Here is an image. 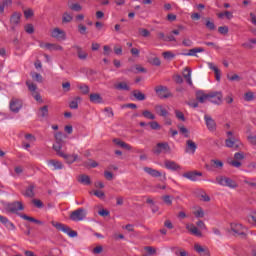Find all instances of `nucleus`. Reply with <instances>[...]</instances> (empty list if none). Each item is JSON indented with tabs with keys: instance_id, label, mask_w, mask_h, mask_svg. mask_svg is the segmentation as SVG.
Listing matches in <instances>:
<instances>
[{
	"instance_id": "1",
	"label": "nucleus",
	"mask_w": 256,
	"mask_h": 256,
	"mask_svg": "<svg viewBox=\"0 0 256 256\" xmlns=\"http://www.w3.org/2000/svg\"><path fill=\"white\" fill-rule=\"evenodd\" d=\"M196 99L199 103H205V101H210L214 105H221L223 103V93L221 92H209L205 93L203 90L196 92Z\"/></svg>"
},
{
	"instance_id": "2",
	"label": "nucleus",
	"mask_w": 256,
	"mask_h": 256,
	"mask_svg": "<svg viewBox=\"0 0 256 256\" xmlns=\"http://www.w3.org/2000/svg\"><path fill=\"white\" fill-rule=\"evenodd\" d=\"M227 139L225 140V146L228 147L229 149H239L243 143H241V140L233 136V133L231 131L226 132Z\"/></svg>"
},
{
	"instance_id": "3",
	"label": "nucleus",
	"mask_w": 256,
	"mask_h": 256,
	"mask_svg": "<svg viewBox=\"0 0 256 256\" xmlns=\"http://www.w3.org/2000/svg\"><path fill=\"white\" fill-rule=\"evenodd\" d=\"M6 213H14L15 215H21L19 211H23L25 209V206H23V203L20 201H15L12 203H8L4 207Z\"/></svg>"
},
{
	"instance_id": "4",
	"label": "nucleus",
	"mask_w": 256,
	"mask_h": 256,
	"mask_svg": "<svg viewBox=\"0 0 256 256\" xmlns=\"http://www.w3.org/2000/svg\"><path fill=\"white\" fill-rule=\"evenodd\" d=\"M216 183L221 187H229V189H237L238 187L237 182L227 176H217Z\"/></svg>"
},
{
	"instance_id": "5",
	"label": "nucleus",
	"mask_w": 256,
	"mask_h": 256,
	"mask_svg": "<svg viewBox=\"0 0 256 256\" xmlns=\"http://www.w3.org/2000/svg\"><path fill=\"white\" fill-rule=\"evenodd\" d=\"M51 225L57 229V231H62V233H66L70 237H77V231L71 230V228L63 223L52 221Z\"/></svg>"
},
{
	"instance_id": "6",
	"label": "nucleus",
	"mask_w": 256,
	"mask_h": 256,
	"mask_svg": "<svg viewBox=\"0 0 256 256\" xmlns=\"http://www.w3.org/2000/svg\"><path fill=\"white\" fill-rule=\"evenodd\" d=\"M87 218V210L85 208H78L70 213L71 221H75L76 223L79 221H85Z\"/></svg>"
},
{
	"instance_id": "7",
	"label": "nucleus",
	"mask_w": 256,
	"mask_h": 256,
	"mask_svg": "<svg viewBox=\"0 0 256 256\" xmlns=\"http://www.w3.org/2000/svg\"><path fill=\"white\" fill-rule=\"evenodd\" d=\"M54 137L56 142L53 144V149L56 154L61 157V154H65V152L61 151L63 149V133L57 132Z\"/></svg>"
},
{
	"instance_id": "8",
	"label": "nucleus",
	"mask_w": 256,
	"mask_h": 256,
	"mask_svg": "<svg viewBox=\"0 0 256 256\" xmlns=\"http://www.w3.org/2000/svg\"><path fill=\"white\" fill-rule=\"evenodd\" d=\"M155 91L157 96L160 99H169V97H173V93L169 91V88H167V86H163V85L156 86Z\"/></svg>"
},
{
	"instance_id": "9",
	"label": "nucleus",
	"mask_w": 256,
	"mask_h": 256,
	"mask_svg": "<svg viewBox=\"0 0 256 256\" xmlns=\"http://www.w3.org/2000/svg\"><path fill=\"white\" fill-rule=\"evenodd\" d=\"M26 85L28 87V90L30 91L32 97H34L35 101H38L39 103H43V98H41V94L37 92V84L26 81Z\"/></svg>"
},
{
	"instance_id": "10",
	"label": "nucleus",
	"mask_w": 256,
	"mask_h": 256,
	"mask_svg": "<svg viewBox=\"0 0 256 256\" xmlns=\"http://www.w3.org/2000/svg\"><path fill=\"white\" fill-rule=\"evenodd\" d=\"M153 153L155 155H161V153H171V146H169V143L167 142L157 143Z\"/></svg>"
},
{
	"instance_id": "11",
	"label": "nucleus",
	"mask_w": 256,
	"mask_h": 256,
	"mask_svg": "<svg viewBox=\"0 0 256 256\" xmlns=\"http://www.w3.org/2000/svg\"><path fill=\"white\" fill-rule=\"evenodd\" d=\"M231 231L235 235H238V237H241L242 239H245V237H247V233H245L246 228L243 227L242 224L232 223L231 224Z\"/></svg>"
},
{
	"instance_id": "12",
	"label": "nucleus",
	"mask_w": 256,
	"mask_h": 256,
	"mask_svg": "<svg viewBox=\"0 0 256 256\" xmlns=\"http://www.w3.org/2000/svg\"><path fill=\"white\" fill-rule=\"evenodd\" d=\"M9 107L12 113H19L23 107V101L21 99L12 98Z\"/></svg>"
},
{
	"instance_id": "13",
	"label": "nucleus",
	"mask_w": 256,
	"mask_h": 256,
	"mask_svg": "<svg viewBox=\"0 0 256 256\" xmlns=\"http://www.w3.org/2000/svg\"><path fill=\"white\" fill-rule=\"evenodd\" d=\"M51 37L57 41H65L67 39V33H65V31L61 30L60 28H54L51 31Z\"/></svg>"
},
{
	"instance_id": "14",
	"label": "nucleus",
	"mask_w": 256,
	"mask_h": 256,
	"mask_svg": "<svg viewBox=\"0 0 256 256\" xmlns=\"http://www.w3.org/2000/svg\"><path fill=\"white\" fill-rule=\"evenodd\" d=\"M197 151V144L189 139L186 141V146H185V153L188 155H195V152Z\"/></svg>"
},
{
	"instance_id": "15",
	"label": "nucleus",
	"mask_w": 256,
	"mask_h": 256,
	"mask_svg": "<svg viewBox=\"0 0 256 256\" xmlns=\"http://www.w3.org/2000/svg\"><path fill=\"white\" fill-rule=\"evenodd\" d=\"M204 121L206 123V127L208 130L210 131H217V123L215 122V120L213 119V117L209 116V115H205L204 116Z\"/></svg>"
},
{
	"instance_id": "16",
	"label": "nucleus",
	"mask_w": 256,
	"mask_h": 256,
	"mask_svg": "<svg viewBox=\"0 0 256 256\" xmlns=\"http://www.w3.org/2000/svg\"><path fill=\"white\" fill-rule=\"evenodd\" d=\"M183 177H185V179H189V181H199V177H203V173L202 172H197V171H190V172H186L183 174Z\"/></svg>"
},
{
	"instance_id": "17",
	"label": "nucleus",
	"mask_w": 256,
	"mask_h": 256,
	"mask_svg": "<svg viewBox=\"0 0 256 256\" xmlns=\"http://www.w3.org/2000/svg\"><path fill=\"white\" fill-rule=\"evenodd\" d=\"M21 23V13L14 12L10 17V25H12V31H15V27Z\"/></svg>"
},
{
	"instance_id": "18",
	"label": "nucleus",
	"mask_w": 256,
	"mask_h": 256,
	"mask_svg": "<svg viewBox=\"0 0 256 256\" xmlns=\"http://www.w3.org/2000/svg\"><path fill=\"white\" fill-rule=\"evenodd\" d=\"M0 223H2V225L5 226L8 231H15V229H17V227H15V224H13V222H11L9 218L3 215H0Z\"/></svg>"
},
{
	"instance_id": "19",
	"label": "nucleus",
	"mask_w": 256,
	"mask_h": 256,
	"mask_svg": "<svg viewBox=\"0 0 256 256\" xmlns=\"http://www.w3.org/2000/svg\"><path fill=\"white\" fill-rule=\"evenodd\" d=\"M62 159H65L66 163H68V165H73V163H75V161H79V155L77 154H61Z\"/></svg>"
},
{
	"instance_id": "20",
	"label": "nucleus",
	"mask_w": 256,
	"mask_h": 256,
	"mask_svg": "<svg viewBox=\"0 0 256 256\" xmlns=\"http://www.w3.org/2000/svg\"><path fill=\"white\" fill-rule=\"evenodd\" d=\"M164 167H166L169 171H179L181 169L179 164L171 160H166L164 162Z\"/></svg>"
},
{
	"instance_id": "21",
	"label": "nucleus",
	"mask_w": 256,
	"mask_h": 256,
	"mask_svg": "<svg viewBox=\"0 0 256 256\" xmlns=\"http://www.w3.org/2000/svg\"><path fill=\"white\" fill-rule=\"evenodd\" d=\"M186 229L192 234L195 235V237H203V233L199 231V228L193 224H187Z\"/></svg>"
},
{
	"instance_id": "22",
	"label": "nucleus",
	"mask_w": 256,
	"mask_h": 256,
	"mask_svg": "<svg viewBox=\"0 0 256 256\" xmlns=\"http://www.w3.org/2000/svg\"><path fill=\"white\" fill-rule=\"evenodd\" d=\"M73 49H76L78 59H80V61H85V59H87V57H89V54L87 52H85L83 50V48H81V46L74 45Z\"/></svg>"
},
{
	"instance_id": "23",
	"label": "nucleus",
	"mask_w": 256,
	"mask_h": 256,
	"mask_svg": "<svg viewBox=\"0 0 256 256\" xmlns=\"http://www.w3.org/2000/svg\"><path fill=\"white\" fill-rule=\"evenodd\" d=\"M205 52V49L198 47L190 49L188 53H181L184 57H197V53H203Z\"/></svg>"
},
{
	"instance_id": "24",
	"label": "nucleus",
	"mask_w": 256,
	"mask_h": 256,
	"mask_svg": "<svg viewBox=\"0 0 256 256\" xmlns=\"http://www.w3.org/2000/svg\"><path fill=\"white\" fill-rule=\"evenodd\" d=\"M48 165L49 167H53L54 171H59L61 169H63L64 165L63 162L59 161V160H48Z\"/></svg>"
},
{
	"instance_id": "25",
	"label": "nucleus",
	"mask_w": 256,
	"mask_h": 256,
	"mask_svg": "<svg viewBox=\"0 0 256 256\" xmlns=\"http://www.w3.org/2000/svg\"><path fill=\"white\" fill-rule=\"evenodd\" d=\"M194 251H196V253H199L201 256H209V249L199 245V244H195L194 245Z\"/></svg>"
},
{
	"instance_id": "26",
	"label": "nucleus",
	"mask_w": 256,
	"mask_h": 256,
	"mask_svg": "<svg viewBox=\"0 0 256 256\" xmlns=\"http://www.w3.org/2000/svg\"><path fill=\"white\" fill-rule=\"evenodd\" d=\"M144 171L151 177H162L163 176V174L159 170H155L151 167H144Z\"/></svg>"
},
{
	"instance_id": "27",
	"label": "nucleus",
	"mask_w": 256,
	"mask_h": 256,
	"mask_svg": "<svg viewBox=\"0 0 256 256\" xmlns=\"http://www.w3.org/2000/svg\"><path fill=\"white\" fill-rule=\"evenodd\" d=\"M154 109L160 117H167V115H169V111H167L163 105H156Z\"/></svg>"
},
{
	"instance_id": "28",
	"label": "nucleus",
	"mask_w": 256,
	"mask_h": 256,
	"mask_svg": "<svg viewBox=\"0 0 256 256\" xmlns=\"http://www.w3.org/2000/svg\"><path fill=\"white\" fill-rule=\"evenodd\" d=\"M78 183H81L82 185H90L91 184V177L86 174L79 175L77 178Z\"/></svg>"
},
{
	"instance_id": "29",
	"label": "nucleus",
	"mask_w": 256,
	"mask_h": 256,
	"mask_svg": "<svg viewBox=\"0 0 256 256\" xmlns=\"http://www.w3.org/2000/svg\"><path fill=\"white\" fill-rule=\"evenodd\" d=\"M208 67H209V69L214 71L216 81H221V70H219V68H217V66H215V64H213L212 62L208 63Z\"/></svg>"
},
{
	"instance_id": "30",
	"label": "nucleus",
	"mask_w": 256,
	"mask_h": 256,
	"mask_svg": "<svg viewBox=\"0 0 256 256\" xmlns=\"http://www.w3.org/2000/svg\"><path fill=\"white\" fill-rule=\"evenodd\" d=\"M19 217L21 219H24V221H30L31 223H36L37 225H43L42 221L35 219L31 216H27L26 214H19Z\"/></svg>"
},
{
	"instance_id": "31",
	"label": "nucleus",
	"mask_w": 256,
	"mask_h": 256,
	"mask_svg": "<svg viewBox=\"0 0 256 256\" xmlns=\"http://www.w3.org/2000/svg\"><path fill=\"white\" fill-rule=\"evenodd\" d=\"M90 102L96 104L103 103V97L99 93H92L90 94Z\"/></svg>"
},
{
	"instance_id": "32",
	"label": "nucleus",
	"mask_w": 256,
	"mask_h": 256,
	"mask_svg": "<svg viewBox=\"0 0 256 256\" xmlns=\"http://www.w3.org/2000/svg\"><path fill=\"white\" fill-rule=\"evenodd\" d=\"M24 197H29L30 199H33L35 197V185L31 184L27 187Z\"/></svg>"
},
{
	"instance_id": "33",
	"label": "nucleus",
	"mask_w": 256,
	"mask_h": 256,
	"mask_svg": "<svg viewBox=\"0 0 256 256\" xmlns=\"http://www.w3.org/2000/svg\"><path fill=\"white\" fill-rule=\"evenodd\" d=\"M132 95L135 97L136 101H145L147 99V96L139 90H134Z\"/></svg>"
},
{
	"instance_id": "34",
	"label": "nucleus",
	"mask_w": 256,
	"mask_h": 256,
	"mask_svg": "<svg viewBox=\"0 0 256 256\" xmlns=\"http://www.w3.org/2000/svg\"><path fill=\"white\" fill-rule=\"evenodd\" d=\"M113 143H115L119 147H122V149H126V151H131L132 149L131 145L125 143L124 141H121L120 139H114Z\"/></svg>"
},
{
	"instance_id": "35",
	"label": "nucleus",
	"mask_w": 256,
	"mask_h": 256,
	"mask_svg": "<svg viewBox=\"0 0 256 256\" xmlns=\"http://www.w3.org/2000/svg\"><path fill=\"white\" fill-rule=\"evenodd\" d=\"M45 49L48 51H63V46L57 44L46 43Z\"/></svg>"
},
{
	"instance_id": "36",
	"label": "nucleus",
	"mask_w": 256,
	"mask_h": 256,
	"mask_svg": "<svg viewBox=\"0 0 256 256\" xmlns=\"http://www.w3.org/2000/svg\"><path fill=\"white\" fill-rule=\"evenodd\" d=\"M184 79H186V82L188 85H193V80H191V69L190 68H185L184 73H183Z\"/></svg>"
},
{
	"instance_id": "37",
	"label": "nucleus",
	"mask_w": 256,
	"mask_h": 256,
	"mask_svg": "<svg viewBox=\"0 0 256 256\" xmlns=\"http://www.w3.org/2000/svg\"><path fill=\"white\" fill-rule=\"evenodd\" d=\"M115 89H117L118 91H130V87L129 85H127V82H120L118 84H116Z\"/></svg>"
},
{
	"instance_id": "38",
	"label": "nucleus",
	"mask_w": 256,
	"mask_h": 256,
	"mask_svg": "<svg viewBox=\"0 0 256 256\" xmlns=\"http://www.w3.org/2000/svg\"><path fill=\"white\" fill-rule=\"evenodd\" d=\"M39 111H40L39 116L42 117L43 119L49 117V106L45 105L43 107H40Z\"/></svg>"
},
{
	"instance_id": "39",
	"label": "nucleus",
	"mask_w": 256,
	"mask_h": 256,
	"mask_svg": "<svg viewBox=\"0 0 256 256\" xmlns=\"http://www.w3.org/2000/svg\"><path fill=\"white\" fill-rule=\"evenodd\" d=\"M253 45H256L255 38L249 39V42L242 43V47H244V49H254L255 46Z\"/></svg>"
},
{
	"instance_id": "40",
	"label": "nucleus",
	"mask_w": 256,
	"mask_h": 256,
	"mask_svg": "<svg viewBox=\"0 0 256 256\" xmlns=\"http://www.w3.org/2000/svg\"><path fill=\"white\" fill-rule=\"evenodd\" d=\"M162 201L165 203V205L171 206L173 205V196L164 195L162 196Z\"/></svg>"
},
{
	"instance_id": "41",
	"label": "nucleus",
	"mask_w": 256,
	"mask_h": 256,
	"mask_svg": "<svg viewBox=\"0 0 256 256\" xmlns=\"http://www.w3.org/2000/svg\"><path fill=\"white\" fill-rule=\"evenodd\" d=\"M245 185H248V187H251L252 189H256V179L251 178V179H244Z\"/></svg>"
},
{
	"instance_id": "42",
	"label": "nucleus",
	"mask_w": 256,
	"mask_h": 256,
	"mask_svg": "<svg viewBox=\"0 0 256 256\" xmlns=\"http://www.w3.org/2000/svg\"><path fill=\"white\" fill-rule=\"evenodd\" d=\"M142 115L145 119H150L151 121H154L155 119V114H153L151 111L149 110H144L142 112Z\"/></svg>"
},
{
	"instance_id": "43",
	"label": "nucleus",
	"mask_w": 256,
	"mask_h": 256,
	"mask_svg": "<svg viewBox=\"0 0 256 256\" xmlns=\"http://www.w3.org/2000/svg\"><path fill=\"white\" fill-rule=\"evenodd\" d=\"M244 100L245 101H255V93L248 91L244 94Z\"/></svg>"
},
{
	"instance_id": "44",
	"label": "nucleus",
	"mask_w": 256,
	"mask_h": 256,
	"mask_svg": "<svg viewBox=\"0 0 256 256\" xmlns=\"http://www.w3.org/2000/svg\"><path fill=\"white\" fill-rule=\"evenodd\" d=\"M73 21V16L67 12L62 15V23H71Z\"/></svg>"
},
{
	"instance_id": "45",
	"label": "nucleus",
	"mask_w": 256,
	"mask_h": 256,
	"mask_svg": "<svg viewBox=\"0 0 256 256\" xmlns=\"http://www.w3.org/2000/svg\"><path fill=\"white\" fill-rule=\"evenodd\" d=\"M81 101L80 97H77L75 100H72L69 104L70 109H79V102Z\"/></svg>"
},
{
	"instance_id": "46",
	"label": "nucleus",
	"mask_w": 256,
	"mask_h": 256,
	"mask_svg": "<svg viewBox=\"0 0 256 256\" xmlns=\"http://www.w3.org/2000/svg\"><path fill=\"white\" fill-rule=\"evenodd\" d=\"M206 28L209 29V31H215L216 26H215V22L211 21L209 18L206 19Z\"/></svg>"
},
{
	"instance_id": "47",
	"label": "nucleus",
	"mask_w": 256,
	"mask_h": 256,
	"mask_svg": "<svg viewBox=\"0 0 256 256\" xmlns=\"http://www.w3.org/2000/svg\"><path fill=\"white\" fill-rule=\"evenodd\" d=\"M32 79L34 81H37V83H43V76L37 72H34L31 74Z\"/></svg>"
},
{
	"instance_id": "48",
	"label": "nucleus",
	"mask_w": 256,
	"mask_h": 256,
	"mask_svg": "<svg viewBox=\"0 0 256 256\" xmlns=\"http://www.w3.org/2000/svg\"><path fill=\"white\" fill-rule=\"evenodd\" d=\"M26 33H28V35H33V33H35V27L33 26V24H27L24 27Z\"/></svg>"
},
{
	"instance_id": "49",
	"label": "nucleus",
	"mask_w": 256,
	"mask_h": 256,
	"mask_svg": "<svg viewBox=\"0 0 256 256\" xmlns=\"http://www.w3.org/2000/svg\"><path fill=\"white\" fill-rule=\"evenodd\" d=\"M149 63H151V65H154L155 67L161 66V60L159 59V57L151 58L149 60Z\"/></svg>"
},
{
	"instance_id": "50",
	"label": "nucleus",
	"mask_w": 256,
	"mask_h": 256,
	"mask_svg": "<svg viewBox=\"0 0 256 256\" xmlns=\"http://www.w3.org/2000/svg\"><path fill=\"white\" fill-rule=\"evenodd\" d=\"M200 199L205 203H208V201H211V197H209V195H207V193H205V191L203 190H201Z\"/></svg>"
},
{
	"instance_id": "51",
	"label": "nucleus",
	"mask_w": 256,
	"mask_h": 256,
	"mask_svg": "<svg viewBox=\"0 0 256 256\" xmlns=\"http://www.w3.org/2000/svg\"><path fill=\"white\" fill-rule=\"evenodd\" d=\"M78 89H80V91L83 93V95H89V87L85 84H82L80 86H78Z\"/></svg>"
},
{
	"instance_id": "52",
	"label": "nucleus",
	"mask_w": 256,
	"mask_h": 256,
	"mask_svg": "<svg viewBox=\"0 0 256 256\" xmlns=\"http://www.w3.org/2000/svg\"><path fill=\"white\" fill-rule=\"evenodd\" d=\"M234 159H235V161H243V159H245V153H243V152H236L234 154Z\"/></svg>"
},
{
	"instance_id": "53",
	"label": "nucleus",
	"mask_w": 256,
	"mask_h": 256,
	"mask_svg": "<svg viewBox=\"0 0 256 256\" xmlns=\"http://www.w3.org/2000/svg\"><path fill=\"white\" fill-rule=\"evenodd\" d=\"M150 128L153 129L154 131H159L161 129V125H159V122L157 121H152L149 123Z\"/></svg>"
},
{
	"instance_id": "54",
	"label": "nucleus",
	"mask_w": 256,
	"mask_h": 256,
	"mask_svg": "<svg viewBox=\"0 0 256 256\" xmlns=\"http://www.w3.org/2000/svg\"><path fill=\"white\" fill-rule=\"evenodd\" d=\"M78 31H79L80 35H87V26H85L83 24H79Z\"/></svg>"
},
{
	"instance_id": "55",
	"label": "nucleus",
	"mask_w": 256,
	"mask_h": 256,
	"mask_svg": "<svg viewBox=\"0 0 256 256\" xmlns=\"http://www.w3.org/2000/svg\"><path fill=\"white\" fill-rule=\"evenodd\" d=\"M164 59H175V54L171 51L163 52Z\"/></svg>"
},
{
	"instance_id": "56",
	"label": "nucleus",
	"mask_w": 256,
	"mask_h": 256,
	"mask_svg": "<svg viewBox=\"0 0 256 256\" xmlns=\"http://www.w3.org/2000/svg\"><path fill=\"white\" fill-rule=\"evenodd\" d=\"M218 32L221 34V35H227V33H229V27L227 26H220L218 28Z\"/></svg>"
},
{
	"instance_id": "57",
	"label": "nucleus",
	"mask_w": 256,
	"mask_h": 256,
	"mask_svg": "<svg viewBox=\"0 0 256 256\" xmlns=\"http://www.w3.org/2000/svg\"><path fill=\"white\" fill-rule=\"evenodd\" d=\"M179 131L182 133V135H184V137H189V130L185 126H180Z\"/></svg>"
},
{
	"instance_id": "58",
	"label": "nucleus",
	"mask_w": 256,
	"mask_h": 256,
	"mask_svg": "<svg viewBox=\"0 0 256 256\" xmlns=\"http://www.w3.org/2000/svg\"><path fill=\"white\" fill-rule=\"evenodd\" d=\"M32 203L37 207V209H43V202L41 200L34 199L32 200Z\"/></svg>"
},
{
	"instance_id": "59",
	"label": "nucleus",
	"mask_w": 256,
	"mask_h": 256,
	"mask_svg": "<svg viewBox=\"0 0 256 256\" xmlns=\"http://www.w3.org/2000/svg\"><path fill=\"white\" fill-rule=\"evenodd\" d=\"M175 115L180 121H185V114L179 110H175Z\"/></svg>"
},
{
	"instance_id": "60",
	"label": "nucleus",
	"mask_w": 256,
	"mask_h": 256,
	"mask_svg": "<svg viewBox=\"0 0 256 256\" xmlns=\"http://www.w3.org/2000/svg\"><path fill=\"white\" fill-rule=\"evenodd\" d=\"M182 45H183L184 47H193V41H192L191 39H189V38L184 39V40L182 41Z\"/></svg>"
},
{
	"instance_id": "61",
	"label": "nucleus",
	"mask_w": 256,
	"mask_h": 256,
	"mask_svg": "<svg viewBox=\"0 0 256 256\" xmlns=\"http://www.w3.org/2000/svg\"><path fill=\"white\" fill-rule=\"evenodd\" d=\"M227 79H228L229 81H241L242 78H241L239 75L234 74V75H232V76L228 75V76H227Z\"/></svg>"
},
{
	"instance_id": "62",
	"label": "nucleus",
	"mask_w": 256,
	"mask_h": 256,
	"mask_svg": "<svg viewBox=\"0 0 256 256\" xmlns=\"http://www.w3.org/2000/svg\"><path fill=\"white\" fill-rule=\"evenodd\" d=\"M70 9L72 11H81L83 9V7H81V5L79 3H75L70 6Z\"/></svg>"
},
{
	"instance_id": "63",
	"label": "nucleus",
	"mask_w": 256,
	"mask_h": 256,
	"mask_svg": "<svg viewBox=\"0 0 256 256\" xmlns=\"http://www.w3.org/2000/svg\"><path fill=\"white\" fill-rule=\"evenodd\" d=\"M248 222H250L251 225H256V214L248 216Z\"/></svg>"
},
{
	"instance_id": "64",
	"label": "nucleus",
	"mask_w": 256,
	"mask_h": 256,
	"mask_svg": "<svg viewBox=\"0 0 256 256\" xmlns=\"http://www.w3.org/2000/svg\"><path fill=\"white\" fill-rule=\"evenodd\" d=\"M248 141L251 143V145H256V135L248 136Z\"/></svg>"
}]
</instances>
